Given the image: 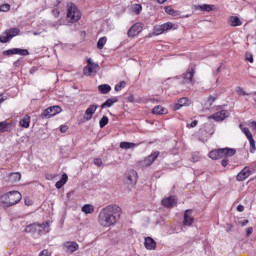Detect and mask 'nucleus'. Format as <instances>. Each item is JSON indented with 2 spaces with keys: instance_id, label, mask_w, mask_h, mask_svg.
Returning <instances> with one entry per match:
<instances>
[{
  "instance_id": "obj_8",
  "label": "nucleus",
  "mask_w": 256,
  "mask_h": 256,
  "mask_svg": "<svg viewBox=\"0 0 256 256\" xmlns=\"http://www.w3.org/2000/svg\"><path fill=\"white\" fill-rule=\"evenodd\" d=\"M8 206L13 207V205H17L23 199V196L20 194L19 191H10L8 192Z\"/></svg>"
},
{
  "instance_id": "obj_31",
  "label": "nucleus",
  "mask_w": 256,
  "mask_h": 256,
  "mask_svg": "<svg viewBox=\"0 0 256 256\" xmlns=\"http://www.w3.org/2000/svg\"><path fill=\"white\" fill-rule=\"evenodd\" d=\"M95 212V207L91 204H85L82 206V213H85L86 215H91V213Z\"/></svg>"
},
{
  "instance_id": "obj_36",
  "label": "nucleus",
  "mask_w": 256,
  "mask_h": 256,
  "mask_svg": "<svg viewBox=\"0 0 256 256\" xmlns=\"http://www.w3.org/2000/svg\"><path fill=\"white\" fill-rule=\"evenodd\" d=\"M10 179L17 183V181H21V174L19 172H14L10 175Z\"/></svg>"
},
{
  "instance_id": "obj_29",
  "label": "nucleus",
  "mask_w": 256,
  "mask_h": 256,
  "mask_svg": "<svg viewBox=\"0 0 256 256\" xmlns=\"http://www.w3.org/2000/svg\"><path fill=\"white\" fill-rule=\"evenodd\" d=\"M229 23L231 27H241V25H243V22L241 19H239V16H231L229 18Z\"/></svg>"
},
{
  "instance_id": "obj_1",
  "label": "nucleus",
  "mask_w": 256,
  "mask_h": 256,
  "mask_svg": "<svg viewBox=\"0 0 256 256\" xmlns=\"http://www.w3.org/2000/svg\"><path fill=\"white\" fill-rule=\"evenodd\" d=\"M121 211V207L117 204L109 205L103 208L98 215V223L101 227H111L117 223V213Z\"/></svg>"
},
{
  "instance_id": "obj_62",
  "label": "nucleus",
  "mask_w": 256,
  "mask_h": 256,
  "mask_svg": "<svg viewBox=\"0 0 256 256\" xmlns=\"http://www.w3.org/2000/svg\"><path fill=\"white\" fill-rule=\"evenodd\" d=\"M167 0H157V2L160 4V5H163V3H165Z\"/></svg>"
},
{
  "instance_id": "obj_16",
  "label": "nucleus",
  "mask_w": 256,
  "mask_h": 256,
  "mask_svg": "<svg viewBox=\"0 0 256 256\" xmlns=\"http://www.w3.org/2000/svg\"><path fill=\"white\" fill-rule=\"evenodd\" d=\"M192 9L194 11H204L206 13H211V11H215V5H212V4L194 5Z\"/></svg>"
},
{
  "instance_id": "obj_25",
  "label": "nucleus",
  "mask_w": 256,
  "mask_h": 256,
  "mask_svg": "<svg viewBox=\"0 0 256 256\" xmlns=\"http://www.w3.org/2000/svg\"><path fill=\"white\" fill-rule=\"evenodd\" d=\"M119 102V97L115 96L113 98H108L104 103L101 104V109H106V107H111L112 105H115V103Z\"/></svg>"
},
{
  "instance_id": "obj_43",
  "label": "nucleus",
  "mask_w": 256,
  "mask_h": 256,
  "mask_svg": "<svg viewBox=\"0 0 256 256\" xmlns=\"http://www.w3.org/2000/svg\"><path fill=\"white\" fill-rule=\"evenodd\" d=\"M244 135L247 137V139L253 138V134L251 133V130L249 128L245 127L242 129Z\"/></svg>"
},
{
  "instance_id": "obj_52",
  "label": "nucleus",
  "mask_w": 256,
  "mask_h": 256,
  "mask_svg": "<svg viewBox=\"0 0 256 256\" xmlns=\"http://www.w3.org/2000/svg\"><path fill=\"white\" fill-rule=\"evenodd\" d=\"M37 71H39V66H33L30 69L29 73H30V75H35V73H37Z\"/></svg>"
},
{
  "instance_id": "obj_41",
  "label": "nucleus",
  "mask_w": 256,
  "mask_h": 256,
  "mask_svg": "<svg viewBox=\"0 0 256 256\" xmlns=\"http://www.w3.org/2000/svg\"><path fill=\"white\" fill-rule=\"evenodd\" d=\"M0 11L3 13H7V11H11V5L7 3L0 5Z\"/></svg>"
},
{
  "instance_id": "obj_22",
  "label": "nucleus",
  "mask_w": 256,
  "mask_h": 256,
  "mask_svg": "<svg viewBox=\"0 0 256 256\" xmlns=\"http://www.w3.org/2000/svg\"><path fill=\"white\" fill-rule=\"evenodd\" d=\"M0 207H2V209H9V192L0 196Z\"/></svg>"
},
{
  "instance_id": "obj_13",
  "label": "nucleus",
  "mask_w": 256,
  "mask_h": 256,
  "mask_svg": "<svg viewBox=\"0 0 256 256\" xmlns=\"http://www.w3.org/2000/svg\"><path fill=\"white\" fill-rule=\"evenodd\" d=\"M137 179H139V175L137 174V171L130 170L126 176V183L133 187L137 185Z\"/></svg>"
},
{
  "instance_id": "obj_55",
  "label": "nucleus",
  "mask_w": 256,
  "mask_h": 256,
  "mask_svg": "<svg viewBox=\"0 0 256 256\" xmlns=\"http://www.w3.org/2000/svg\"><path fill=\"white\" fill-rule=\"evenodd\" d=\"M197 123H199V121L193 120L190 124H187V127H191V128L197 127Z\"/></svg>"
},
{
  "instance_id": "obj_44",
  "label": "nucleus",
  "mask_w": 256,
  "mask_h": 256,
  "mask_svg": "<svg viewBox=\"0 0 256 256\" xmlns=\"http://www.w3.org/2000/svg\"><path fill=\"white\" fill-rule=\"evenodd\" d=\"M245 61H248V63H253V54L251 52H246L245 53Z\"/></svg>"
},
{
  "instance_id": "obj_24",
  "label": "nucleus",
  "mask_w": 256,
  "mask_h": 256,
  "mask_svg": "<svg viewBox=\"0 0 256 256\" xmlns=\"http://www.w3.org/2000/svg\"><path fill=\"white\" fill-rule=\"evenodd\" d=\"M67 181H69V176L67 173H63L60 180L55 184L56 189H62L67 184Z\"/></svg>"
},
{
  "instance_id": "obj_14",
  "label": "nucleus",
  "mask_w": 256,
  "mask_h": 256,
  "mask_svg": "<svg viewBox=\"0 0 256 256\" xmlns=\"http://www.w3.org/2000/svg\"><path fill=\"white\" fill-rule=\"evenodd\" d=\"M191 213H193L192 209H188L185 211L183 220L184 227H191V225L195 223V218L191 216Z\"/></svg>"
},
{
  "instance_id": "obj_2",
  "label": "nucleus",
  "mask_w": 256,
  "mask_h": 256,
  "mask_svg": "<svg viewBox=\"0 0 256 256\" xmlns=\"http://www.w3.org/2000/svg\"><path fill=\"white\" fill-rule=\"evenodd\" d=\"M236 153L237 150L235 148H218L211 150L208 157L212 159V161H218V159H223V157H233Z\"/></svg>"
},
{
  "instance_id": "obj_4",
  "label": "nucleus",
  "mask_w": 256,
  "mask_h": 256,
  "mask_svg": "<svg viewBox=\"0 0 256 256\" xmlns=\"http://www.w3.org/2000/svg\"><path fill=\"white\" fill-rule=\"evenodd\" d=\"M21 30L17 27L9 28L0 35V43H9L13 37L20 35Z\"/></svg>"
},
{
  "instance_id": "obj_34",
  "label": "nucleus",
  "mask_w": 256,
  "mask_h": 256,
  "mask_svg": "<svg viewBox=\"0 0 256 256\" xmlns=\"http://www.w3.org/2000/svg\"><path fill=\"white\" fill-rule=\"evenodd\" d=\"M178 103L182 107H189V105H191V101L187 97H182V98L178 99Z\"/></svg>"
},
{
  "instance_id": "obj_20",
  "label": "nucleus",
  "mask_w": 256,
  "mask_h": 256,
  "mask_svg": "<svg viewBox=\"0 0 256 256\" xmlns=\"http://www.w3.org/2000/svg\"><path fill=\"white\" fill-rule=\"evenodd\" d=\"M13 131V122H0V133H11Z\"/></svg>"
},
{
  "instance_id": "obj_42",
  "label": "nucleus",
  "mask_w": 256,
  "mask_h": 256,
  "mask_svg": "<svg viewBox=\"0 0 256 256\" xmlns=\"http://www.w3.org/2000/svg\"><path fill=\"white\" fill-rule=\"evenodd\" d=\"M125 85H127V82L121 81L119 84L115 85V91H121L122 89H125Z\"/></svg>"
},
{
  "instance_id": "obj_53",
  "label": "nucleus",
  "mask_w": 256,
  "mask_h": 256,
  "mask_svg": "<svg viewBox=\"0 0 256 256\" xmlns=\"http://www.w3.org/2000/svg\"><path fill=\"white\" fill-rule=\"evenodd\" d=\"M253 235V227L246 228V237H251Z\"/></svg>"
},
{
  "instance_id": "obj_6",
  "label": "nucleus",
  "mask_w": 256,
  "mask_h": 256,
  "mask_svg": "<svg viewBox=\"0 0 256 256\" xmlns=\"http://www.w3.org/2000/svg\"><path fill=\"white\" fill-rule=\"evenodd\" d=\"M87 65L83 68V74L86 77H91V75H93V73H97V71H95V69H99V64L93 62V60L91 58H88L86 60Z\"/></svg>"
},
{
  "instance_id": "obj_54",
  "label": "nucleus",
  "mask_w": 256,
  "mask_h": 256,
  "mask_svg": "<svg viewBox=\"0 0 256 256\" xmlns=\"http://www.w3.org/2000/svg\"><path fill=\"white\" fill-rule=\"evenodd\" d=\"M238 223H239V225H241V227H245L246 225H249V221L247 219L240 220Z\"/></svg>"
},
{
  "instance_id": "obj_15",
  "label": "nucleus",
  "mask_w": 256,
  "mask_h": 256,
  "mask_svg": "<svg viewBox=\"0 0 256 256\" xmlns=\"http://www.w3.org/2000/svg\"><path fill=\"white\" fill-rule=\"evenodd\" d=\"M144 247L148 251H155V249H157V242L151 236H147L144 239Z\"/></svg>"
},
{
  "instance_id": "obj_59",
  "label": "nucleus",
  "mask_w": 256,
  "mask_h": 256,
  "mask_svg": "<svg viewBox=\"0 0 256 256\" xmlns=\"http://www.w3.org/2000/svg\"><path fill=\"white\" fill-rule=\"evenodd\" d=\"M24 203H25V205H27V207L33 205V201L30 199H25Z\"/></svg>"
},
{
  "instance_id": "obj_64",
  "label": "nucleus",
  "mask_w": 256,
  "mask_h": 256,
  "mask_svg": "<svg viewBox=\"0 0 256 256\" xmlns=\"http://www.w3.org/2000/svg\"><path fill=\"white\" fill-rule=\"evenodd\" d=\"M73 193V191L72 192H68L67 193V197H68V199H69V197H71V194Z\"/></svg>"
},
{
  "instance_id": "obj_46",
  "label": "nucleus",
  "mask_w": 256,
  "mask_h": 256,
  "mask_svg": "<svg viewBox=\"0 0 256 256\" xmlns=\"http://www.w3.org/2000/svg\"><path fill=\"white\" fill-rule=\"evenodd\" d=\"M38 227L43 232V231H45V229H47V227H49V222L46 221V222H43L42 224H38Z\"/></svg>"
},
{
  "instance_id": "obj_30",
  "label": "nucleus",
  "mask_w": 256,
  "mask_h": 256,
  "mask_svg": "<svg viewBox=\"0 0 256 256\" xmlns=\"http://www.w3.org/2000/svg\"><path fill=\"white\" fill-rule=\"evenodd\" d=\"M164 11L167 15H171L172 17H179L181 15L179 10L172 9L171 6H165Z\"/></svg>"
},
{
  "instance_id": "obj_35",
  "label": "nucleus",
  "mask_w": 256,
  "mask_h": 256,
  "mask_svg": "<svg viewBox=\"0 0 256 256\" xmlns=\"http://www.w3.org/2000/svg\"><path fill=\"white\" fill-rule=\"evenodd\" d=\"M107 43V37L103 36L97 41V49H103Z\"/></svg>"
},
{
  "instance_id": "obj_11",
  "label": "nucleus",
  "mask_w": 256,
  "mask_h": 256,
  "mask_svg": "<svg viewBox=\"0 0 256 256\" xmlns=\"http://www.w3.org/2000/svg\"><path fill=\"white\" fill-rule=\"evenodd\" d=\"M229 115H231V113H229L228 110H221L210 115L208 119H214V121H225Z\"/></svg>"
},
{
  "instance_id": "obj_60",
  "label": "nucleus",
  "mask_w": 256,
  "mask_h": 256,
  "mask_svg": "<svg viewBox=\"0 0 256 256\" xmlns=\"http://www.w3.org/2000/svg\"><path fill=\"white\" fill-rule=\"evenodd\" d=\"M39 256H49V251L43 250Z\"/></svg>"
},
{
  "instance_id": "obj_49",
  "label": "nucleus",
  "mask_w": 256,
  "mask_h": 256,
  "mask_svg": "<svg viewBox=\"0 0 256 256\" xmlns=\"http://www.w3.org/2000/svg\"><path fill=\"white\" fill-rule=\"evenodd\" d=\"M52 15H53V17H55L57 19L59 17V15H61V12L59 11V9L54 8L52 10Z\"/></svg>"
},
{
  "instance_id": "obj_26",
  "label": "nucleus",
  "mask_w": 256,
  "mask_h": 256,
  "mask_svg": "<svg viewBox=\"0 0 256 256\" xmlns=\"http://www.w3.org/2000/svg\"><path fill=\"white\" fill-rule=\"evenodd\" d=\"M98 93H100V95H107V94L111 93V85H109V84L99 85Z\"/></svg>"
},
{
  "instance_id": "obj_56",
  "label": "nucleus",
  "mask_w": 256,
  "mask_h": 256,
  "mask_svg": "<svg viewBox=\"0 0 256 256\" xmlns=\"http://www.w3.org/2000/svg\"><path fill=\"white\" fill-rule=\"evenodd\" d=\"M69 129V126L63 125L60 127V132L61 133H67V130Z\"/></svg>"
},
{
  "instance_id": "obj_17",
  "label": "nucleus",
  "mask_w": 256,
  "mask_h": 256,
  "mask_svg": "<svg viewBox=\"0 0 256 256\" xmlns=\"http://www.w3.org/2000/svg\"><path fill=\"white\" fill-rule=\"evenodd\" d=\"M161 203L163 207H166L167 209H171V207H174L175 205H177V198L171 195L167 198H164Z\"/></svg>"
},
{
  "instance_id": "obj_19",
  "label": "nucleus",
  "mask_w": 256,
  "mask_h": 256,
  "mask_svg": "<svg viewBox=\"0 0 256 256\" xmlns=\"http://www.w3.org/2000/svg\"><path fill=\"white\" fill-rule=\"evenodd\" d=\"M157 157H159L158 151L150 154L143 160L144 165L146 167H151V165H153V163H155V160L157 159Z\"/></svg>"
},
{
  "instance_id": "obj_9",
  "label": "nucleus",
  "mask_w": 256,
  "mask_h": 256,
  "mask_svg": "<svg viewBox=\"0 0 256 256\" xmlns=\"http://www.w3.org/2000/svg\"><path fill=\"white\" fill-rule=\"evenodd\" d=\"M195 77V68L189 66L186 72L182 75V85L189 84Z\"/></svg>"
},
{
  "instance_id": "obj_18",
  "label": "nucleus",
  "mask_w": 256,
  "mask_h": 256,
  "mask_svg": "<svg viewBox=\"0 0 256 256\" xmlns=\"http://www.w3.org/2000/svg\"><path fill=\"white\" fill-rule=\"evenodd\" d=\"M253 171L251 169L244 167L236 176V181H245L247 177H249Z\"/></svg>"
},
{
  "instance_id": "obj_51",
  "label": "nucleus",
  "mask_w": 256,
  "mask_h": 256,
  "mask_svg": "<svg viewBox=\"0 0 256 256\" xmlns=\"http://www.w3.org/2000/svg\"><path fill=\"white\" fill-rule=\"evenodd\" d=\"M215 101H217V96H209L208 97V103L210 105H213V103H215Z\"/></svg>"
},
{
  "instance_id": "obj_12",
  "label": "nucleus",
  "mask_w": 256,
  "mask_h": 256,
  "mask_svg": "<svg viewBox=\"0 0 256 256\" xmlns=\"http://www.w3.org/2000/svg\"><path fill=\"white\" fill-rule=\"evenodd\" d=\"M97 109H99V105L97 104H91L88 106V108L85 111L84 114V121H91V119H93V115H95V111H97Z\"/></svg>"
},
{
  "instance_id": "obj_33",
  "label": "nucleus",
  "mask_w": 256,
  "mask_h": 256,
  "mask_svg": "<svg viewBox=\"0 0 256 256\" xmlns=\"http://www.w3.org/2000/svg\"><path fill=\"white\" fill-rule=\"evenodd\" d=\"M133 147H137V144L125 141L120 143V149H131Z\"/></svg>"
},
{
  "instance_id": "obj_39",
  "label": "nucleus",
  "mask_w": 256,
  "mask_h": 256,
  "mask_svg": "<svg viewBox=\"0 0 256 256\" xmlns=\"http://www.w3.org/2000/svg\"><path fill=\"white\" fill-rule=\"evenodd\" d=\"M133 11L136 15H141V11H143V6L141 4H135L133 6Z\"/></svg>"
},
{
  "instance_id": "obj_7",
  "label": "nucleus",
  "mask_w": 256,
  "mask_h": 256,
  "mask_svg": "<svg viewBox=\"0 0 256 256\" xmlns=\"http://www.w3.org/2000/svg\"><path fill=\"white\" fill-rule=\"evenodd\" d=\"M4 57H11L13 55H21L22 57H27L29 55V50L23 48H11L8 50H4L2 52Z\"/></svg>"
},
{
  "instance_id": "obj_40",
  "label": "nucleus",
  "mask_w": 256,
  "mask_h": 256,
  "mask_svg": "<svg viewBox=\"0 0 256 256\" xmlns=\"http://www.w3.org/2000/svg\"><path fill=\"white\" fill-rule=\"evenodd\" d=\"M248 141L250 143V153H254L256 151L255 139L252 137V138H249Z\"/></svg>"
},
{
  "instance_id": "obj_27",
  "label": "nucleus",
  "mask_w": 256,
  "mask_h": 256,
  "mask_svg": "<svg viewBox=\"0 0 256 256\" xmlns=\"http://www.w3.org/2000/svg\"><path fill=\"white\" fill-rule=\"evenodd\" d=\"M20 127H23L24 129H29V126L31 125V116L26 114L23 119L19 122Z\"/></svg>"
},
{
  "instance_id": "obj_32",
  "label": "nucleus",
  "mask_w": 256,
  "mask_h": 256,
  "mask_svg": "<svg viewBox=\"0 0 256 256\" xmlns=\"http://www.w3.org/2000/svg\"><path fill=\"white\" fill-rule=\"evenodd\" d=\"M107 125H109V117L103 116L99 120V127H100V129H105V127H107Z\"/></svg>"
},
{
  "instance_id": "obj_23",
  "label": "nucleus",
  "mask_w": 256,
  "mask_h": 256,
  "mask_svg": "<svg viewBox=\"0 0 256 256\" xmlns=\"http://www.w3.org/2000/svg\"><path fill=\"white\" fill-rule=\"evenodd\" d=\"M64 247H66L67 251H69L70 253H75V251H79V244H77V242L68 241L64 243Z\"/></svg>"
},
{
  "instance_id": "obj_61",
  "label": "nucleus",
  "mask_w": 256,
  "mask_h": 256,
  "mask_svg": "<svg viewBox=\"0 0 256 256\" xmlns=\"http://www.w3.org/2000/svg\"><path fill=\"white\" fill-rule=\"evenodd\" d=\"M251 128L253 129V131H256V121H252L250 122Z\"/></svg>"
},
{
  "instance_id": "obj_58",
  "label": "nucleus",
  "mask_w": 256,
  "mask_h": 256,
  "mask_svg": "<svg viewBox=\"0 0 256 256\" xmlns=\"http://www.w3.org/2000/svg\"><path fill=\"white\" fill-rule=\"evenodd\" d=\"M237 211H239V213H243V211H245V206L239 204V205L237 206Z\"/></svg>"
},
{
  "instance_id": "obj_5",
  "label": "nucleus",
  "mask_w": 256,
  "mask_h": 256,
  "mask_svg": "<svg viewBox=\"0 0 256 256\" xmlns=\"http://www.w3.org/2000/svg\"><path fill=\"white\" fill-rule=\"evenodd\" d=\"M63 109L59 105L50 106L49 108L45 109L40 117L41 119H51V117H55V115H59Z\"/></svg>"
},
{
  "instance_id": "obj_38",
  "label": "nucleus",
  "mask_w": 256,
  "mask_h": 256,
  "mask_svg": "<svg viewBox=\"0 0 256 256\" xmlns=\"http://www.w3.org/2000/svg\"><path fill=\"white\" fill-rule=\"evenodd\" d=\"M173 29V23L167 22L162 24V31L165 33V31H171Z\"/></svg>"
},
{
  "instance_id": "obj_47",
  "label": "nucleus",
  "mask_w": 256,
  "mask_h": 256,
  "mask_svg": "<svg viewBox=\"0 0 256 256\" xmlns=\"http://www.w3.org/2000/svg\"><path fill=\"white\" fill-rule=\"evenodd\" d=\"M94 165H96V167H101V165H103V160L101 158H95Z\"/></svg>"
},
{
  "instance_id": "obj_21",
  "label": "nucleus",
  "mask_w": 256,
  "mask_h": 256,
  "mask_svg": "<svg viewBox=\"0 0 256 256\" xmlns=\"http://www.w3.org/2000/svg\"><path fill=\"white\" fill-rule=\"evenodd\" d=\"M26 233H38V235H41L43 233L42 229H39V224L38 223H33L25 228Z\"/></svg>"
},
{
  "instance_id": "obj_48",
  "label": "nucleus",
  "mask_w": 256,
  "mask_h": 256,
  "mask_svg": "<svg viewBox=\"0 0 256 256\" xmlns=\"http://www.w3.org/2000/svg\"><path fill=\"white\" fill-rule=\"evenodd\" d=\"M181 107H183V106H181V104L179 102L174 103L172 105V111H179V109H181Z\"/></svg>"
},
{
  "instance_id": "obj_57",
  "label": "nucleus",
  "mask_w": 256,
  "mask_h": 256,
  "mask_svg": "<svg viewBox=\"0 0 256 256\" xmlns=\"http://www.w3.org/2000/svg\"><path fill=\"white\" fill-rule=\"evenodd\" d=\"M128 103H135V96L133 94H130L127 98Z\"/></svg>"
},
{
  "instance_id": "obj_63",
  "label": "nucleus",
  "mask_w": 256,
  "mask_h": 256,
  "mask_svg": "<svg viewBox=\"0 0 256 256\" xmlns=\"http://www.w3.org/2000/svg\"><path fill=\"white\" fill-rule=\"evenodd\" d=\"M216 73H221V66L216 69Z\"/></svg>"
},
{
  "instance_id": "obj_50",
  "label": "nucleus",
  "mask_w": 256,
  "mask_h": 256,
  "mask_svg": "<svg viewBox=\"0 0 256 256\" xmlns=\"http://www.w3.org/2000/svg\"><path fill=\"white\" fill-rule=\"evenodd\" d=\"M21 63H23V58H19L18 60L14 61V67H21Z\"/></svg>"
},
{
  "instance_id": "obj_3",
  "label": "nucleus",
  "mask_w": 256,
  "mask_h": 256,
  "mask_svg": "<svg viewBox=\"0 0 256 256\" xmlns=\"http://www.w3.org/2000/svg\"><path fill=\"white\" fill-rule=\"evenodd\" d=\"M69 23H77L79 19H81V11L77 8L75 3L71 2L67 5V15H66Z\"/></svg>"
},
{
  "instance_id": "obj_37",
  "label": "nucleus",
  "mask_w": 256,
  "mask_h": 256,
  "mask_svg": "<svg viewBox=\"0 0 256 256\" xmlns=\"http://www.w3.org/2000/svg\"><path fill=\"white\" fill-rule=\"evenodd\" d=\"M163 33L164 32H163V26L162 25L154 26L152 35H161Z\"/></svg>"
},
{
  "instance_id": "obj_28",
  "label": "nucleus",
  "mask_w": 256,
  "mask_h": 256,
  "mask_svg": "<svg viewBox=\"0 0 256 256\" xmlns=\"http://www.w3.org/2000/svg\"><path fill=\"white\" fill-rule=\"evenodd\" d=\"M153 115H167V108L157 105L152 109Z\"/></svg>"
},
{
  "instance_id": "obj_45",
  "label": "nucleus",
  "mask_w": 256,
  "mask_h": 256,
  "mask_svg": "<svg viewBox=\"0 0 256 256\" xmlns=\"http://www.w3.org/2000/svg\"><path fill=\"white\" fill-rule=\"evenodd\" d=\"M229 157H233V156H224L223 158H221L222 167H227V165H229Z\"/></svg>"
},
{
  "instance_id": "obj_10",
  "label": "nucleus",
  "mask_w": 256,
  "mask_h": 256,
  "mask_svg": "<svg viewBox=\"0 0 256 256\" xmlns=\"http://www.w3.org/2000/svg\"><path fill=\"white\" fill-rule=\"evenodd\" d=\"M141 31H143V24L141 22H137L129 28L127 35L128 37H137Z\"/></svg>"
}]
</instances>
